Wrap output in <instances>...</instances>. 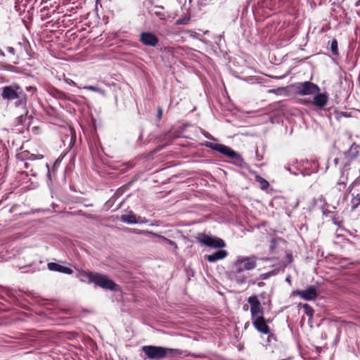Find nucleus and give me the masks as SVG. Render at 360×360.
Instances as JSON below:
<instances>
[{"mask_svg":"<svg viewBox=\"0 0 360 360\" xmlns=\"http://www.w3.org/2000/svg\"><path fill=\"white\" fill-rule=\"evenodd\" d=\"M143 352L149 359L182 358L183 352L179 349L157 346H144Z\"/></svg>","mask_w":360,"mask_h":360,"instance_id":"1","label":"nucleus"},{"mask_svg":"<svg viewBox=\"0 0 360 360\" xmlns=\"http://www.w3.org/2000/svg\"><path fill=\"white\" fill-rule=\"evenodd\" d=\"M257 257L254 255L250 257H238L234 264L236 268V274H240L245 270L250 271L254 269L257 266ZM235 279L238 283L242 284L246 281L247 277L245 276H241L236 275Z\"/></svg>","mask_w":360,"mask_h":360,"instance_id":"2","label":"nucleus"},{"mask_svg":"<svg viewBox=\"0 0 360 360\" xmlns=\"http://www.w3.org/2000/svg\"><path fill=\"white\" fill-rule=\"evenodd\" d=\"M81 281L94 283L102 288L113 290L115 283L106 276L98 273L83 271L80 274Z\"/></svg>","mask_w":360,"mask_h":360,"instance_id":"3","label":"nucleus"},{"mask_svg":"<svg viewBox=\"0 0 360 360\" xmlns=\"http://www.w3.org/2000/svg\"><path fill=\"white\" fill-rule=\"evenodd\" d=\"M199 241L208 247L221 248L226 246L224 241L219 238L210 236L205 234H200L198 236Z\"/></svg>","mask_w":360,"mask_h":360,"instance_id":"4","label":"nucleus"},{"mask_svg":"<svg viewBox=\"0 0 360 360\" xmlns=\"http://www.w3.org/2000/svg\"><path fill=\"white\" fill-rule=\"evenodd\" d=\"M297 91L300 95H311L318 94L320 91L319 87L311 82H304L298 84L297 86Z\"/></svg>","mask_w":360,"mask_h":360,"instance_id":"5","label":"nucleus"},{"mask_svg":"<svg viewBox=\"0 0 360 360\" xmlns=\"http://www.w3.org/2000/svg\"><path fill=\"white\" fill-rule=\"evenodd\" d=\"M292 295H297L304 300H314L318 296L317 289L315 286L311 285L304 290H295L292 292Z\"/></svg>","mask_w":360,"mask_h":360,"instance_id":"6","label":"nucleus"},{"mask_svg":"<svg viewBox=\"0 0 360 360\" xmlns=\"http://www.w3.org/2000/svg\"><path fill=\"white\" fill-rule=\"evenodd\" d=\"M248 302L250 304V312L252 319L259 316V315L262 316V309H261L260 302L257 297H250Z\"/></svg>","mask_w":360,"mask_h":360,"instance_id":"7","label":"nucleus"},{"mask_svg":"<svg viewBox=\"0 0 360 360\" xmlns=\"http://www.w3.org/2000/svg\"><path fill=\"white\" fill-rule=\"evenodd\" d=\"M141 41L146 46H155L158 43V39L150 32H143L141 34Z\"/></svg>","mask_w":360,"mask_h":360,"instance_id":"8","label":"nucleus"},{"mask_svg":"<svg viewBox=\"0 0 360 360\" xmlns=\"http://www.w3.org/2000/svg\"><path fill=\"white\" fill-rule=\"evenodd\" d=\"M252 320L253 325L258 331L265 334L269 333V328L266 323L263 316L259 315V316H257Z\"/></svg>","mask_w":360,"mask_h":360,"instance_id":"9","label":"nucleus"},{"mask_svg":"<svg viewBox=\"0 0 360 360\" xmlns=\"http://www.w3.org/2000/svg\"><path fill=\"white\" fill-rule=\"evenodd\" d=\"M120 219L122 221L127 224H137L145 222L141 217H136V216L131 212L122 214L120 217Z\"/></svg>","mask_w":360,"mask_h":360,"instance_id":"10","label":"nucleus"},{"mask_svg":"<svg viewBox=\"0 0 360 360\" xmlns=\"http://www.w3.org/2000/svg\"><path fill=\"white\" fill-rule=\"evenodd\" d=\"M18 89L19 88L17 87L16 89H15L12 86L4 87L3 91H2V94H1L3 98L8 99V100H13V99L18 98V94L17 92V89Z\"/></svg>","mask_w":360,"mask_h":360,"instance_id":"11","label":"nucleus"},{"mask_svg":"<svg viewBox=\"0 0 360 360\" xmlns=\"http://www.w3.org/2000/svg\"><path fill=\"white\" fill-rule=\"evenodd\" d=\"M215 150L226 155V156L233 158L237 156V153L228 146L222 144H214Z\"/></svg>","mask_w":360,"mask_h":360,"instance_id":"12","label":"nucleus"},{"mask_svg":"<svg viewBox=\"0 0 360 360\" xmlns=\"http://www.w3.org/2000/svg\"><path fill=\"white\" fill-rule=\"evenodd\" d=\"M48 267L51 271H59L67 274H71L72 273V270L69 267L64 266L54 262L49 263Z\"/></svg>","mask_w":360,"mask_h":360,"instance_id":"13","label":"nucleus"},{"mask_svg":"<svg viewBox=\"0 0 360 360\" xmlns=\"http://www.w3.org/2000/svg\"><path fill=\"white\" fill-rule=\"evenodd\" d=\"M227 256V252L226 250H220L212 255L206 256L207 259L210 262H214L217 260L222 259Z\"/></svg>","mask_w":360,"mask_h":360,"instance_id":"14","label":"nucleus"},{"mask_svg":"<svg viewBox=\"0 0 360 360\" xmlns=\"http://www.w3.org/2000/svg\"><path fill=\"white\" fill-rule=\"evenodd\" d=\"M328 99L326 94H318L314 98V103L319 108H323L327 104Z\"/></svg>","mask_w":360,"mask_h":360,"instance_id":"15","label":"nucleus"},{"mask_svg":"<svg viewBox=\"0 0 360 360\" xmlns=\"http://www.w3.org/2000/svg\"><path fill=\"white\" fill-rule=\"evenodd\" d=\"M256 181L259 184V186L262 189H266L269 187V182L259 176H256Z\"/></svg>","mask_w":360,"mask_h":360,"instance_id":"16","label":"nucleus"},{"mask_svg":"<svg viewBox=\"0 0 360 360\" xmlns=\"http://www.w3.org/2000/svg\"><path fill=\"white\" fill-rule=\"evenodd\" d=\"M303 309L304 313L309 316L310 318L313 316L314 310L313 309L307 304H303Z\"/></svg>","mask_w":360,"mask_h":360,"instance_id":"17","label":"nucleus"},{"mask_svg":"<svg viewBox=\"0 0 360 360\" xmlns=\"http://www.w3.org/2000/svg\"><path fill=\"white\" fill-rule=\"evenodd\" d=\"M131 232L137 234H145V235H151L153 236H158L157 233H153L150 231H146V230H139V229H133Z\"/></svg>","mask_w":360,"mask_h":360,"instance_id":"18","label":"nucleus"},{"mask_svg":"<svg viewBox=\"0 0 360 360\" xmlns=\"http://www.w3.org/2000/svg\"><path fill=\"white\" fill-rule=\"evenodd\" d=\"M84 89H87V90H90V91H95V92H98L101 94H103L104 95L105 94V91L98 87H96V86H85L84 87Z\"/></svg>","mask_w":360,"mask_h":360,"instance_id":"19","label":"nucleus"},{"mask_svg":"<svg viewBox=\"0 0 360 360\" xmlns=\"http://www.w3.org/2000/svg\"><path fill=\"white\" fill-rule=\"evenodd\" d=\"M155 237H158V238H161L162 240H164L165 242H166L167 244L172 245V246H174L175 248H177V245L175 243V242L165 238V236H160V235H158V236H155Z\"/></svg>","mask_w":360,"mask_h":360,"instance_id":"20","label":"nucleus"},{"mask_svg":"<svg viewBox=\"0 0 360 360\" xmlns=\"http://www.w3.org/2000/svg\"><path fill=\"white\" fill-rule=\"evenodd\" d=\"M330 49L335 55L338 54V41L335 39L332 41Z\"/></svg>","mask_w":360,"mask_h":360,"instance_id":"21","label":"nucleus"},{"mask_svg":"<svg viewBox=\"0 0 360 360\" xmlns=\"http://www.w3.org/2000/svg\"><path fill=\"white\" fill-rule=\"evenodd\" d=\"M187 22H188V20H186V19H179L176 21V23L179 24V25H185L187 23Z\"/></svg>","mask_w":360,"mask_h":360,"instance_id":"22","label":"nucleus"},{"mask_svg":"<svg viewBox=\"0 0 360 360\" xmlns=\"http://www.w3.org/2000/svg\"><path fill=\"white\" fill-rule=\"evenodd\" d=\"M162 116V109L159 108L158 110V119H161Z\"/></svg>","mask_w":360,"mask_h":360,"instance_id":"23","label":"nucleus"},{"mask_svg":"<svg viewBox=\"0 0 360 360\" xmlns=\"http://www.w3.org/2000/svg\"><path fill=\"white\" fill-rule=\"evenodd\" d=\"M65 81L69 84H72V85L76 86V83L74 81H72V79H66Z\"/></svg>","mask_w":360,"mask_h":360,"instance_id":"24","label":"nucleus"},{"mask_svg":"<svg viewBox=\"0 0 360 360\" xmlns=\"http://www.w3.org/2000/svg\"><path fill=\"white\" fill-rule=\"evenodd\" d=\"M214 144H215V143H210L208 145V146H209V147H210L211 148H212V149L215 150Z\"/></svg>","mask_w":360,"mask_h":360,"instance_id":"25","label":"nucleus"},{"mask_svg":"<svg viewBox=\"0 0 360 360\" xmlns=\"http://www.w3.org/2000/svg\"><path fill=\"white\" fill-rule=\"evenodd\" d=\"M8 51L11 53H14V49L13 47H9Z\"/></svg>","mask_w":360,"mask_h":360,"instance_id":"26","label":"nucleus"},{"mask_svg":"<svg viewBox=\"0 0 360 360\" xmlns=\"http://www.w3.org/2000/svg\"><path fill=\"white\" fill-rule=\"evenodd\" d=\"M266 277H267V276H266V274H263V275H262V278L263 279L266 278Z\"/></svg>","mask_w":360,"mask_h":360,"instance_id":"27","label":"nucleus"},{"mask_svg":"<svg viewBox=\"0 0 360 360\" xmlns=\"http://www.w3.org/2000/svg\"><path fill=\"white\" fill-rule=\"evenodd\" d=\"M0 55L4 56V53H3V51H1V50H0Z\"/></svg>","mask_w":360,"mask_h":360,"instance_id":"28","label":"nucleus"}]
</instances>
